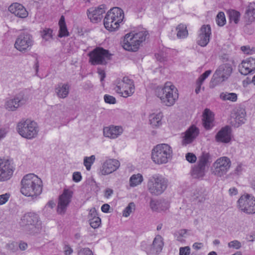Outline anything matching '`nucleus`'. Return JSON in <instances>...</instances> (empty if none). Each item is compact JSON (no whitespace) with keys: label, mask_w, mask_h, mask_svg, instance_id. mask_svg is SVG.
Returning <instances> with one entry per match:
<instances>
[{"label":"nucleus","mask_w":255,"mask_h":255,"mask_svg":"<svg viewBox=\"0 0 255 255\" xmlns=\"http://www.w3.org/2000/svg\"><path fill=\"white\" fill-rule=\"evenodd\" d=\"M104 99L105 102L108 104H114L116 103V98L109 95H105L104 97Z\"/></svg>","instance_id":"obj_49"},{"label":"nucleus","mask_w":255,"mask_h":255,"mask_svg":"<svg viewBox=\"0 0 255 255\" xmlns=\"http://www.w3.org/2000/svg\"><path fill=\"white\" fill-rule=\"evenodd\" d=\"M234 121L236 122L235 127H239L240 125L244 124L246 121V113L245 110L243 108L237 109L235 112Z\"/></svg>","instance_id":"obj_30"},{"label":"nucleus","mask_w":255,"mask_h":255,"mask_svg":"<svg viewBox=\"0 0 255 255\" xmlns=\"http://www.w3.org/2000/svg\"><path fill=\"white\" fill-rule=\"evenodd\" d=\"M231 139V128L227 126L222 128L216 135V140L217 142L227 143Z\"/></svg>","instance_id":"obj_24"},{"label":"nucleus","mask_w":255,"mask_h":255,"mask_svg":"<svg viewBox=\"0 0 255 255\" xmlns=\"http://www.w3.org/2000/svg\"><path fill=\"white\" fill-rule=\"evenodd\" d=\"M95 159L96 157L94 155H92L90 157H84V165L88 171H89L91 169V166L95 162Z\"/></svg>","instance_id":"obj_40"},{"label":"nucleus","mask_w":255,"mask_h":255,"mask_svg":"<svg viewBox=\"0 0 255 255\" xmlns=\"http://www.w3.org/2000/svg\"><path fill=\"white\" fill-rule=\"evenodd\" d=\"M190 248L189 246L181 247L179 249V255H189Z\"/></svg>","instance_id":"obj_50"},{"label":"nucleus","mask_w":255,"mask_h":255,"mask_svg":"<svg viewBox=\"0 0 255 255\" xmlns=\"http://www.w3.org/2000/svg\"><path fill=\"white\" fill-rule=\"evenodd\" d=\"M19 248L21 251H25L28 247L27 244L23 241H20L18 244Z\"/></svg>","instance_id":"obj_56"},{"label":"nucleus","mask_w":255,"mask_h":255,"mask_svg":"<svg viewBox=\"0 0 255 255\" xmlns=\"http://www.w3.org/2000/svg\"><path fill=\"white\" fill-rule=\"evenodd\" d=\"M186 159L191 163H195L197 160V157L196 155L191 152H188L185 155Z\"/></svg>","instance_id":"obj_48"},{"label":"nucleus","mask_w":255,"mask_h":255,"mask_svg":"<svg viewBox=\"0 0 255 255\" xmlns=\"http://www.w3.org/2000/svg\"><path fill=\"white\" fill-rule=\"evenodd\" d=\"M8 130L5 128H1L0 129V141L6 135Z\"/></svg>","instance_id":"obj_57"},{"label":"nucleus","mask_w":255,"mask_h":255,"mask_svg":"<svg viewBox=\"0 0 255 255\" xmlns=\"http://www.w3.org/2000/svg\"><path fill=\"white\" fill-rule=\"evenodd\" d=\"M205 80V79L200 76V77L198 78V79L196 81V85H199L202 86Z\"/></svg>","instance_id":"obj_64"},{"label":"nucleus","mask_w":255,"mask_h":255,"mask_svg":"<svg viewBox=\"0 0 255 255\" xmlns=\"http://www.w3.org/2000/svg\"><path fill=\"white\" fill-rule=\"evenodd\" d=\"M73 192L65 189L62 194L59 196L57 206V212L60 214H64L69 203L71 202L73 196Z\"/></svg>","instance_id":"obj_17"},{"label":"nucleus","mask_w":255,"mask_h":255,"mask_svg":"<svg viewBox=\"0 0 255 255\" xmlns=\"http://www.w3.org/2000/svg\"><path fill=\"white\" fill-rule=\"evenodd\" d=\"M97 214L96 211H93L92 213H91L90 215L92 218H90L89 224L91 227L94 229L98 228L101 223V219L99 217H97Z\"/></svg>","instance_id":"obj_35"},{"label":"nucleus","mask_w":255,"mask_h":255,"mask_svg":"<svg viewBox=\"0 0 255 255\" xmlns=\"http://www.w3.org/2000/svg\"><path fill=\"white\" fill-rule=\"evenodd\" d=\"M72 179L75 182H79L82 179L81 173L80 172H74L73 173Z\"/></svg>","instance_id":"obj_52"},{"label":"nucleus","mask_w":255,"mask_h":255,"mask_svg":"<svg viewBox=\"0 0 255 255\" xmlns=\"http://www.w3.org/2000/svg\"><path fill=\"white\" fill-rule=\"evenodd\" d=\"M220 98L224 101L229 100L235 102L237 100V95L234 93H222L220 94Z\"/></svg>","instance_id":"obj_39"},{"label":"nucleus","mask_w":255,"mask_h":255,"mask_svg":"<svg viewBox=\"0 0 255 255\" xmlns=\"http://www.w3.org/2000/svg\"><path fill=\"white\" fill-rule=\"evenodd\" d=\"M79 255H93V253L89 248H85L80 251Z\"/></svg>","instance_id":"obj_53"},{"label":"nucleus","mask_w":255,"mask_h":255,"mask_svg":"<svg viewBox=\"0 0 255 255\" xmlns=\"http://www.w3.org/2000/svg\"><path fill=\"white\" fill-rule=\"evenodd\" d=\"M163 245L162 237L160 235L156 236L153 240L152 244L149 246V249L146 251L147 254L148 255L158 254L161 252Z\"/></svg>","instance_id":"obj_23"},{"label":"nucleus","mask_w":255,"mask_h":255,"mask_svg":"<svg viewBox=\"0 0 255 255\" xmlns=\"http://www.w3.org/2000/svg\"><path fill=\"white\" fill-rule=\"evenodd\" d=\"M143 181V177L140 174L132 175L129 179L130 185L131 187L136 186L140 184Z\"/></svg>","instance_id":"obj_37"},{"label":"nucleus","mask_w":255,"mask_h":255,"mask_svg":"<svg viewBox=\"0 0 255 255\" xmlns=\"http://www.w3.org/2000/svg\"><path fill=\"white\" fill-rule=\"evenodd\" d=\"M168 185V180L159 174L151 176L147 182L148 190L153 195H161L166 190Z\"/></svg>","instance_id":"obj_7"},{"label":"nucleus","mask_w":255,"mask_h":255,"mask_svg":"<svg viewBox=\"0 0 255 255\" xmlns=\"http://www.w3.org/2000/svg\"><path fill=\"white\" fill-rule=\"evenodd\" d=\"M255 70V59L250 57L243 60L239 66V71L244 75H247Z\"/></svg>","instance_id":"obj_22"},{"label":"nucleus","mask_w":255,"mask_h":255,"mask_svg":"<svg viewBox=\"0 0 255 255\" xmlns=\"http://www.w3.org/2000/svg\"><path fill=\"white\" fill-rule=\"evenodd\" d=\"M134 203L133 202L129 203L128 206L124 210L123 216L126 217L129 216L130 214L132 212V209H134Z\"/></svg>","instance_id":"obj_46"},{"label":"nucleus","mask_w":255,"mask_h":255,"mask_svg":"<svg viewBox=\"0 0 255 255\" xmlns=\"http://www.w3.org/2000/svg\"><path fill=\"white\" fill-rule=\"evenodd\" d=\"M15 100L18 104L19 107L24 105L29 99V96L26 90L19 92L14 97Z\"/></svg>","instance_id":"obj_31"},{"label":"nucleus","mask_w":255,"mask_h":255,"mask_svg":"<svg viewBox=\"0 0 255 255\" xmlns=\"http://www.w3.org/2000/svg\"><path fill=\"white\" fill-rule=\"evenodd\" d=\"M65 255H70L73 253V249L69 246L65 245L63 248Z\"/></svg>","instance_id":"obj_55"},{"label":"nucleus","mask_w":255,"mask_h":255,"mask_svg":"<svg viewBox=\"0 0 255 255\" xmlns=\"http://www.w3.org/2000/svg\"><path fill=\"white\" fill-rule=\"evenodd\" d=\"M5 107L8 111H15L19 107L14 98L9 99L5 103Z\"/></svg>","instance_id":"obj_38"},{"label":"nucleus","mask_w":255,"mask_h":255,"mask_svg":"<svg viewBox=\"0 0 255 255\" xmlns=\"http://www.w3.org/2000/svg\"><path fill=\"white\" fill-rule=\"evenodd\" d=\"M106 6L101 4L95 8H90L87 11V15L91 21L93 23H98L103 17V14L105 13Z\"/></svg>","instance_id":"obj_18"},{"label":"nucleus","mask_w":255,"mask_h":255,"mask_svg":"<svg viewBox=\"0 0 255 255\" xmlns=\"http://www.w3.org/2000/svg\"><path fill=\"white\" fill-rule=\"evenodd\" d=\"M228 247L230 248H233L236 250L240 249L242 247L241 242L238 240H234L230 242L228 244Z\"/></svg>","instance_id":"obj_47"},{"label":"nucleus","mask_w":255,"mask_h":255,"mask_svg":"<svg viewBox=\"0 0 255 255\" xmlns=\"http://www.w3.org/2000/svg\"><path fill=\"white\" fill-rule=\"evenodd\" d=\"M113 193L114 191L112 189L110 188H107L105 191V197L106 198H109L113 194Z\"/></svg>","instance_id":"obj_59"},{"label":"nucleus","mask_w":255,"mask_h":255,"mask_svg":"<svg viewBox=\"0 0 255 255\" xmlns=\"http://www.w3.org/2000/svg\"><path fill=\"white\" fill-rule=\"evenodd\" d=\"M134 89L133 80L128 77H124L121 81L117 83L115 88L116 92L125 98L131 96L134 93Z\"/></svg>","instance_id":"obj_10"},{"label":"nucleus","mask_w":255,"mask_h":255,"mask_svg":"<svg viewBox=\"0 0 255 255\" xmlns=\"http://www.w3.org/2000/svg\"><path fill=\"white\" fill-rule=\"evenodd\" d=\"M239 208L248 214L255 213V198L247 194L242 196L238 201Z\"/></svg>","instance_id":"obj_15"},{"label":"nucleus","mask_w":255,"mask_h":255,"mask_svg":"<svg viewBox=\"0 0 255 255\" xmlns=\"http://www.w3.org/2000/svg\"><path fill=\"white\" fill-rule=\"evenodd\" d=\"M110 206L108 204H104L101 207V210L104 213H108L109 212Z\"/></svg>","instance_id":"obj_60"},{"label":"nucleus","mask_w":255,"mask_h":255,"mask_svg":"<svg viewBox=\"0 0 255 255\" xmlns=\"http://www.w3.org/2000/svg\"><path fill=\"white\" fill-rule=\"evenodd\" d=\"M8 10L15 16L23 18L28 16V12L25 8L21 4L14 3L8 7Z\"/></svg>","instance_id":"obj_25"},{"label":"nucleus","mask_w":255,"mask_h":255,"mask_svg":"<svg viewBox=\"0 0 255 255\" xmlns=\"http://www.w3.org/2000/svg\"><path fill=\"white\" fill-rule=\"evenodd\" d=\"M120 166V163L118 160L109 159L103 163L101 168L100 172L103 175H108L117 170Z\"/></svg>","instance_id":"obj_19"},{"label":"nucleus","mask_w":255,"mask_h":255,"mask_svg":"<svg viewBox=\"0 0 255 255\" xmlns=\"http://www.w3.org/2000/svg\"><path fill=\"white\" fill-rule=\"evenodd\" d=\"M70 86L68 83H60L55 88V92L57 97L61 99H65L69 95Z\"/></svg>","instance_id":"obj_29"},{"label":"nucleus","mask_w":255,"mask_h":255,"mask_svg":"<svg viewBox=\"0 0 255 255\" xmlns=\"http://www.w3.org/2000/svg\"><path fill=\"white\" fill-rule=\"evenodd\" d=\"M245 14L249 21L252 22L255 19V2L250 3L249 4Z\"/></svg>","instance_id":"obj_34"},{"label":"nucleus","mask_w":255,"mask_h":255,"mask_svg":"<svg viewBox=\"0 0 255 255\" xmlns=\"http://www.w3.org/2000/svg\"><path fill=\"white\" fill-rule=\"evenodd\" d=\"M39 222V217L37 214L34 213H27L25 214L20 219L19 224L26 230H31L36 228Z\"/></svg>","instance_id":"obj_16"},{"label":"nucleus","mask_w":255,"mask_h":255,"mask_svg":"<svg viewBox=\"0 0 255 255\" xmlns=\"http://www.w3.org/2000/svg\"><path fill=\"white\" fill-rule=\"evenodd\" d=\"M123 132V128L121 126H110L106 127L103 129L104 135L110 138H116Z\"/></svg>","instance_id":"obj_26"},{"label":"nucleus","mask_w":255,"mask_h":255,"mask_svg":"<svg viewBox=\"0 0 255 255\" xmlns=\"http://www.w3.org/2000/svg\"><path fill=\"white\" fill-rule=\"evenodd\" d=\"M33 43L32 35L27 32H22L16 39L14 47L20 52H26L31 49Z\"/></svg>","instance_id":"obj_12"},{"label":"nucleus","mask_w":255,"mask_h":255,"mask_svg":"<svg viewBox=\"0 0 255 255\" xmlns=\"http://www.w3.org/2000/svg\"><path fill=\"white\" fill-rule=\"evenodd\" d=\"M193 200H198V202L202 203L205 200V197L200 190H196L193 192Z\"/></svg>","instance_id":"obj_44"},{"label":"nucleus","mask_w":255,"mask_h":255,"mask_svg":"<svg viewBox=\"0 0 255 255\" xmlns=\"http://www.w3.org/2000/svg\"><path fill=\"white\" fill-rule=\"evenodd\" d=\"M229 193L231 195H236L238 194V190L235 187L231 188L229 190Z\"/></svg>","instance_id":"obj_61"},{"label":"nucleus","mask_w":255,"mask_h":255,"mask_svg":"<svg viewBox=\"0 0 255 255\" xmlns=\"http://www.w3.org/2000/svg\"><path fill=\"white\" fill-rule=\"evenodd\" d=\"M233 71L232 65L229 63L220 65L213 74L212 82L218 85L226 80L231 76Z\"/></svg>","instance_id":"obj_11"},{"label":"nucleus","mask_w":255,"mask_h":255,"mask_svg":"<svg viewBox=\"0 0 255 255\" xmlns=\"http://www.w3.org/2000/svg\"><path fill=\"white\" fill-rule=\"evenodd\" d=\"M212 162V156L209 152L203 151L198 157L196 165L192 168L191 174L194 178H202L205 175L206 167H208Z\"/></svg>","instance_id":"obj_6"},{"label":"nucleus","mask_w":255,"mask_h":255,"mask_svg":"<svg viewBox=\"0 0 255 255\" xmlns=\"http://www.w3.org/2000/svg\"><path fill=\"white\" fill-rule=\"evenodd\" d=\"M177 36L178 38L183 39L187 37L188 35L187 27L185 25L180 24L176 27Z\"/></svg>","instance_id":"obj_36"},{"label":"nucleus","mask_w":255,"mask_h":255,"mask_svg":"<svg viewBox=\"0 0 255 255\" xmlns=\"http://www.w3.org/2000/svg\"><path fill=\"white\" fill-rule=\"evenodd\" d=\"M242 164L240 163L238 165V166L236 167L235 169L231 173V174L233 175H239L242 173V172L243 170V167H242Z\"/></svg>","instance_id":"obj_54"},{"label":"nucleus","mask_w":255,"mask_h":255,"mask_svg":"<svg viewBox=\"0 0 255 255\" xmlns=\"http://www.w3.org/2000/svg\"><path fill=\"white\" fill-rule=\"evenodd\" d=\"M199 129L195 126H191L184 133L183 143H190L198 136Z\"/></svg>","instance_id":"obj_27"},{"label":"nucleus","mask_w":255,"mask_h":255,"mask_svg":"<svg viewBox=\"0 0 255 255\" xmlns=\"http://www.w3.org/2000/svg\"><path fill=\"white\" fill-rule=\"evenodd\" d=\"M155 94L163 104L169 107L173 106L178 99V90L170 82H166L163 87H157Z\"/></svg>","instance_id":"obj_2"},{"label":"nucleus","mask_w":255,"mask_h":255,"mask_svg":"<svg viewBox=\"0 0 255 255\" xmlns=\"http://www.w3.org/2000/svg\"><path fill=\"white\" fill-rule=\"evenodd\" d=\"M240 16V12L236 10H233L229 12V18L230 21H234L236 24L238 23Z\"/></svg>","instance_id":"obj_41"},{"label":"nucleus","mask_w":255,"mask_h":255,"mask_svg":"<svg viewBox=\"0 0 255 255\" xmlns=\"http://www.w3.org/2000/svg\"><path fill=\"white\" fill-rule=\"evenodd\" d=\"M52 30L50 28H45L41 32L42 38L46 40L52 38Z\"/></svg>","instance_id":"obj_45"},{"label":"nucleus","mask_w":255,"mask_h":255,"mask_svg":"<svg viewBox=\"0 0 255 255\" xmlns=\"http://www.w3.org/2000/svg\"><path fill=\"white\" fill-rule=\"evenodd\" d=\"M171 153L172 149L169 144H156L152 149L151 159L156 164L166 163Z\"/></svg>","instance_id":"obj_8"},{"label":"nucleus","mask_w":255,"mask_h":255,"mask_svg":"<svg viewBox=\"0 0 255 255\" xmlns=\"http://www.w3.org/2000/svg\"><path fill=\"white\" fill-rule=\"evenodd\" d=\"M16 130L23 137L31 139L37 135L39 129L37 124L29 119H22L17 125Z\"/></svg>","instance_id":"obj_5"},{"label":"nucleus","mask_w":255,"mask_h":255,"mask_svg":"<svg viewBox=\"0 0 255 255\" xmlns=\"http://www.w3.org/2000/svg\"><path fill=\"white\" fill-rule=\"evenodd\" d=\"M163 115L161 113L151 114L149 117L150 124L152 127H159L161 125V119Z\"/></svg>","instance_id":"obj_33"},{"label":"nucleus","mask_w":255,"mask_h":255,"mask_svg":"<svg viewBox=\"0 0 255 255\" xmlns=\"http://www.w3.org/2000/svg\"><path fill=\"white\" fill-rule=\"evenodd\" d=\"M187 230L186 229H181L174 233V237L176 240L180 242H182L184 240L183 238H185Z\"/></svg>","instance_id":"obj_43"},{"label":"nucleus","mask_w":255,"mask_h":255,"mask_svg":"<svg viewBox=\"0 0 255 255\" xmlns=\"http://www.w3.org/2000/svg\"><path fill=\"white\" fill-rule=\"evenodd\" d=\"M211 73L212 71L211 70H208L204 72L201 75H200V76L206 79Z\"/></svg>","instance_id":"obj_62"},{"label":"nucleus","mask_w":255,"mask_h":255,"mask_svg":"<svg viewBox=\"0 0 255 255\" xmlns=\"http://www.w3.org/2000/svg\"><path fill=\"white\" fill-rule=\"evenodd\" d=\"M216 21L217 24L220 26H222L225 24L226 20L223 12L218 13L216 16Z\"/></svg>","instance_id":"obj_42"},{"label":"nucleus","mask_w":255,"mask_h":255,"mask_svg":"<svg viewBox=\"0 0 255 255\" xmlns=\"http://www.w3.org/2000/svg\"><path fill=\"white\" fill-rule=\"evenodd\" d=\"M89 62L93 65H105L111 59L112 54L108 50L102 47H97L88 53Z\"/></svg>","instance_id":"obj_9"},{"label":"nucleus","mask_w":255,"mask_h":255,"mask_svg":"<svg viewBox=\"0 0 255 255\" xmlns=\"http://www.w3.org/2000/svg\"><path fill=\"white\" fill-rule=\"evenodd\" d=\"M200 31L197 42L199 45L204 47L210 41L211 34V27L209 25H203L200 29Z\"/></svg>","instance_id":"obj_20"},{"label":"nucleus","mask_w":255,"mask_h":255,"mask_svg":"<svg viewBox=\"0 0 255 255\" xmlns=\"http://www.w3.org/2000/svg\"><path fill=\"white\" fill-rule=\"evenodd\" d=\"M202 246V243H195L193 245L192 247L195 250H198L201 248Z\"/></svg>","instance_id":"obj_63"},{"label":"nucleus","mask_w":255,"mask_h":255,"mask_svg":"<svg viewBox=\"0 0 255 255\" xmlns=\"http://www.w3.org/2000/svg\"><path fill=\"white\" fill-rule=\"evenodd\" d=\"M124 18V11L118 7L111 8L106 13L104 19L106 29L110 31L118 29Z\"/></svg>","instance_id":"obj_3"},{"label":"nucleus","mask_w":255,"mask_h":255,"mask_svg":"<svg viewBox=\"0 0 255 255\" xmlns=\"http://www.w3.org/2000/svg\"><path fill=\"white\" fill-rule=\"evenodd\" d=\"M10 197L9 193H5L0 195V205L5 204Z\"/></svg>","instance_id":"obj_51"},{"label":"nucleus","mask_w":255,"mask_h":255,"mask_svg":"<svg viewBox=\"0 0 255 255\" xmlns=\"http://www.w3.org/2000/svg\"><path fill=\"white\" fill-rule=\"evenodd\" d=\"M147 31H141L138 32H131L126 34L123 42V46L128 51H136L140 44L145 41L148 35Z\"/></svg>","instance_id":"obj_4"},{"label":"nucleus","mask_w":255,"mask_h":255,"mask_svg":"<svg viewBox=\"0 0 255 255\" xmlns=\"http://www.w3.org/2000/svg\"><path fill=\"white\" fill-rule=\"evenodd\" d=\"M14 170L12 160L0 158V182L9 180L12 177Z\"/></svg>","instance_id":"obj_14"},{"label":"nucleus","mask_w":255,"mask_h":255,"mask_svg":"<svg viewBox=\"0 0 255 255\" xmlns=\"http://www.w3.org/2000/svg\"><path fill=\"white\" fill-rule=\"evenodd\" d=\"M20 184V192L25 196L36 197L42 192V180L34 174L29 173L24 175Z\"/></svg>","instance_id":"obj_1"},{"label":"nucleus","mask_w":255,"mask_h":255,"mask_svg":"<svg viewBox=\"0 0 255 255\" xmlns=\"http://www.w3.org/2000/svg\"><path fill=\"white\" fill-rule=\"evenodd\" d=\"M59 30L58 37L61 38L66 37L69 35V33L67 30V26L65 21V17L62 15L59 19Z\"/></svg>","instance_id":"obj_32"},{"label":"nucleus","mask_w":255,"mask_h":255,"mask_svg":"<svg viewBox=\"0 0 255 255\" xmlns=\"http://www.w3.org/2000/svg\"><path fill=\"white\" fill-rule=\"evenodd\" d=\"M214 114L209 109L206 108L202 113V124L206 130H211L215 126Z\"/></svg>","instance_id":"obj_21"},{"label":"nucleus","mask_w":255,"mask_h":255,"mask_svg":"<svg viewBox=\"0 0 255 255\" xmlns=\"http://www.w3.org/2000/svg\"><path fill=\"white\" fill-rule=\"evenodd\" d=\"M149 205L151 210L155 212L164 211L169 208V203L164 199L158 200L151 199Z\"/></svg>","instance_id":"obj_28"},{"label":"nucleus","mask_w":255,"mask_h":255,"mask_svg":"<svg viewBox=\"0 0 255 255\" xmlns=\"http://www.w3.org/2000/svg\"><path fill=\"white\" fill-rule=\"evenodd\" d=\"M231 166L230 159L226 156L218 158L212 165L213 172L217 176L221 177L225 175Z\"/></svg>","instance_id":"obj_13"},{"label":"nucleus","mask_w":255,"mask_h":255,"mask_svg":"<svg viewBox=\"0 0 255 255\" xmlns=\"http://www.w3.org/2000/svg\"><path fill=\"white\" fill-rule=\"evenodd\" d=\"M242 51H243L245 54H252V52L251 50L250 49V48L249 46H242L241 48Z\"/></svg>","instance_id":"obj_58"}]
</instances>
